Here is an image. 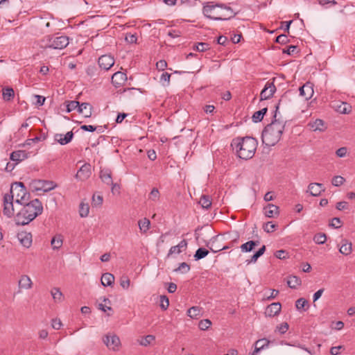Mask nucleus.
Wrapping results in <instances>:
<instances>
[{
    "label": "nucleus",
    "instance_id": "nucleus-1",
    "mask_svg": "<svg viewBox=\"0 0 355 355\" xmlns=\"http://www.w3.org/2000/svg\"><path fill=\"white\" fill-rule=\"evenodd\" d=\"M281 101L282 99L279 101V103L275 106V113L279 110ZM274 118H276V114H275ZM284 130V124L275 119L270 124L265 127L262 132L261 140L263 144L267 146H275L280 140Z\"/></svg>",
    "mask_w": 355,
    "mask_h": 355
},
{
    "label": "nucleus",
    "instance_id": "nucleus-2",
    "mask_svg": "<svg viewBox=\"0 0 355 355\" xmlns=\"http://www.w3.org/2000/svg\"><path fill=\"white\" fill-rule=\"evenodd\" d=\"M203 15L209 19L215 21L229 20L235 17L237 12L223 3H214V2H207L203 4Z\"/></svg>",
    "mask_w": 355,
    "mask_h": 355
},
{
    "label": "nucleus",
    "instance_id": "nucleus-3",
    "mask_svg": "<svg viewBox=\"0 0 355 355\" xmlns=\"http://www.w3.org/2000/svg\"><path fill=\"white\" fill-rule=\"evenodd\" d=\"M43 211L42 202L38 199H35L30 202L24 204V207L16 214L15 223L18 225H28Z\"/></svg>",
    "mask_w": 355,
    "mask_h": 355
},
{
    "label": "nucleus",
    "instance_id": "nucleus-4",
    "mask_svg": "<svg viewBox=\"0 0 355 355\" xmlns=\"http://www.w3.org/2000/svg\"><path fill=\"white\" fill-rule=\"evenodd\" d=\"M257 140L251 137H237L232 141L231 146L235 149L238 157L248 160L254 157L257 148Z\"/></svg>",
    "mask_w": 355,
    "mask_h": 355
},
{
    "label": "nucleus",
    "instance_id": "nucleus-5",
    "mask_svg": "<svg viewBox=\"0 0 355 355\" xmlns=\"http://www.w3.org/2000/svg\"><path fill=\"white\" fill-rule=\"evenodd\" d=\"M69 43V37L57 33L44 37L40 40V45L43 49H63Z\"/></svg>",
    "mask_w": 355,
    "mask_h": 355
},
{
    "label": "nucleus",
    "instance_id": "nucleus-6",
    "mask_svg": "<svg viewBox=\"0 0 355 355\" xmlns=\"http://www.w3.org/2000/svg\"><path fill=\"white\" fill-rule=\"evenodd\" d=\"M9 194L13 196V198H15V202L19 205H24L29 199V194L27 193L24 183L21 182L12 184Z\"/></svg>",
    "mask_w": 355,
    "mask_h": 355
},
{
    "label": "nucleus",
    "instance_id": "nucleus-7",
    "mask_svg": "<svg viewBox=\"0 0 355 355\" xmlns=\"http://www.w3.org/2000/svg\"><path fill=\"white\" fill-rule=\"evenodd\" d=\"M56 184L53 181L34 180L31 183L33 191L48 192L56 187Z\"/></svg>",
    "mask_w": 355,
    "mask_h": 355
},
{
    "label": "nucleus",
    "instance_id": "nucleus-8",
    "mask_svg": "<svg viewBox=\"0 0 355 355\" xmlns=\"http://www.w3.org/2000/svg\"><path fill=\"white\" fill-rule=\"evenodd\" d=\"M14 202L13 196H10L9 193L4 195L3 200V213L8 218H11L15 214Z\"/></svg>",
    "mask_w": 355,
    "mask_h": 355
},
{
    "label": "nucleus",
    "instance_id": "nucleus-9",
    "mask_svg": "<svg viewBox=\"0 0 355 355\" xmlns=\"http://www.w3.org/2000/svg\"><path fill=\"white\" fill-rule=\"evenodd\" d=\"M104 344L110 349L113 351L119 350L121 345V341L116 334H107L103 338Z\"/></svg>",
    "mask_w": 355,
    "mask_h": 355
},
{
    "label": "nucleus",
    "instance_id": "nucleus-10",
    "mask_svg": "<svg viewBox=\"0 0 355 355\" xmlns=\"http://www.w3.org/2000/svg\"><path fill=\"white\" fill-rule=\"evenodd\" d=\"M273 80H275V78H273ZM276 89L274 81H268L261 92L260 100L264 101L270 98L275 93Z\"/></svg>",
    "mask_w": 355,
    "mask_h": 355
},
{
    "label": "nucleus",
    "instance_id": "nucleus-11",
    "mask_svg": "<svg viewBox=\"0 0 355 355\" xmlns=\"http://www.w3.org/2000/svg\"><path fill=\"white\" fill-rule=\"evenodd\" d=\"M92 174L91 165L89 164H83L76 174V178L80 181L87 180Z\"/></svg>",
    "mask_w": 355,
    "mask_h": 355
},
{
    "label": "nucleus",
    "instance_id": "nucleus-12",
    "mask_svg": "<svg viewBox=\"0 0 355 355\" xmlns=\"http://www.w3.org/2000/svg\"><path fill=\"white\" fill-rule=\"evenodd\" d=\"M98 62L101 69L108 70L114 64V59L111 55H103L98 58Z\"/></svg>",
    "mask_w": 355,
    "mask_h": 355
},
{
    "label": "nucleus",
    "instance_id": "nucleus-13",
    "mask_svg": "<svg viewBox=\"0 0 355 355\" xmlns=\"http://www.w3.org/2000/svg\"><path fill=\"white\" fill-rule=\"evenodd\" d=\"M300 95L305 100L310 99L313 94V84L307 82L299 88Z\"/></svg>",
    "mask_w": 355,
    "mask_h": 355
},
{
    "label": "nucleus",
    "instance_id": "nucleus-14",
    "mask_svg": "<svg viewBox=\"0 0 355 355\" xmlns=\"http://www.w3.org/2000/svg\"><path fill=\"white\" fill-rule=\"evenodd\" d=\"M126 80L127 75L123 72L116 71L112 76V83L115 87L123 86Z\"/></svg>",
    "mask_w": 355,
    "mask_h": 355
},
{
    "label": "nucleus",
    "instance_id": "nucleus-15",
    "mask_svg": "<svg viewBox=\"0 0 355 355\" xmlns=\"http://www.w3.org/2000/svg\"><path fill=\"white\" fill-rule=\"evenodd\" d=\"M17 238L20 243L25 248H29L32 245V234L27 232L18 233Z\"/></svg>",
    "mask_w": 355,
    "mask_h": 355
},
{
    "label": "nucleus",
    "instance_id": "nucleus-16",
    "mask_svg": "<svg viewBox=\"0 0 355 355\" xmlns=\"http://www.w3.org/2000/svg\"><path fill=\"white\" fill-rule=\"evenodd\" d=\"M281 304L279 302H274L268 305L265 311V315L266 317H274L279 314L281 311Z\"/></svg>",
    "mask_w": 355,
    "mask_h": 355
},
{
    "label": "nucleus",
    "instance_id": "nucleus-17",
    "mask_svg": "<svg viewBox=\"0 0 355 355\" xmlns=\"http://www.w3.org/2000/svg\"><path fill=\"white\" fill-rule=\"evenodd\" d=\"M73 137L72 131L67 132V134H56L55 135V140L57 141L60 145H66L69 144Z\"/></svg>",
    "mask_w": 355,
    "mask_h": 355
},
{
    "label": "nucleus",
    "instance_id": "nucleus-18",
    "mask_svg": "<svg viewBox=\"0 0 355 355\" xmlns=\"http://www.w3.org/2000/svg\"><path fill=\"white\" fill-rule=\"evenodd\" d=\"M323 184L320 183H311L308 186L307 192L313 196H318L320 195L322 191H324Z\"/></svg>",
    "mask_w": 355,
    "mask_h": 355
},
{
    "label": "nucleus",
    "instance_id": "nucleus-19",
    "mask_svg": "<svg viewBox=\"0 0 355 355\" xmlns=\"http://www.w3.org/2000/svg\"><path fill=\"white\" fill-rule=\"evenodd\" d=\"M264 214L268 218H274L279 214V207L273 204H268L264 208Z\"/></svg>",
    "mask_w": 355,
    "mask_h": 355
},
{
    "label": "nucleus",
    "instance_id": "nucleus-20",
    "mask_svg": "<svg viewBox=\"0 0 355 355\" xmlns=\"http://www.w3.org/2000/svg\"><path fill=\"white\" fill-rule=\"evenodd\" d=\"M92 106L89 103H82L78 110V112L83 114L85 118H89L92 114Z\"/></svg>",
    "mask_w": 355,
    "mask_h": 355
},
{
    "label": "nucleus",
    "instance_id": "nucleus-21",
    "mask_svg": "<svg viewBox=\"0 0 355 355\" xmlns=\"http://www.w3.org/2000/svg\"><path fill=\"white\" fill-rule=\"evenodd\" d=\"M308 125L313 131L318 130L322 132L326 129L324 121L320 119H315L313 121H310Z\"/></svg>",
    "mask_w": 355,
    "mask_h": 355
},
{
    "label": "nucleus",
    "instance_id": "nucleus-22",
    "mask_svg": "<svg viewBox=\"0 0 355 355\" xmlns=\"http://www.w3.org/2000/svg\"><path fill=\"white\" fill-rule=\"evenodd\" d=\"M29 153L25 150H16L10 154V159L17 162H21L28 157Z\"/></svg>",
    "mask_w": 355,
    "mask_h": 355
},
{
    "label": "nucleus",
    "instance_id": "nucleus-23",
    "mask_svg": "<svg viewBox=\"0 0 355 355\" xmlns=\"http://www.w3.org/2000/svg\"><path fill=\"white\" fill-rule=\"evenodd\" d=\"M100 178L103 183L107 185L112 184V171L109 168L101 170Z\"/></svg>",
    "mask_w": 355,
    "mask_h": 355
},
{
    "label": "nucleus",
    "instance_id": "nucleus-24",
    "mask_svg": "<svg viewBox=\"0 0 355 355\" xmlns=\"http://www.w3.org/2000/svg\"><path fill=\"white\" fill-rule=\"evenodd\" d=\"M270 341L266 338H262L257 340L254 343V350L252 355H256L261 349H263L268 347Z\"/></svg>",
    "mask_w": 355,
    "mask_h": 355
},
{
    "label": "nucleus",
    "instance_id": "nucleus-25",
    "mask_svg": "<svg viewBox=\"0 0 355 355\" xmlns=\"http://www.w3.org/2000/svg\"><path fill=\"white\" fill-rule=\"evenodd\" d=\"M187 246V242L185 239H183L182 241H181L177 245H175V246H172L169 251H168V256L169 257L170 255L173 254H180V252H182V249H185Z\"/></svg>",
    "mask_w": 355,
    "mask_h": 355
},
{
    "label": "nucleus",
    "instance_id": "nucleus-26",
    "mask_svg": "<svg viewBox=\"0 0 355 355\" xmlns=\"http://www.w3.org/2000/svg\"><path fill=\"white\" fill-rule=\"evenodd\" d=\"M33 282L28 275H22L19 281V287L24 289L32 288Z\"/></svg>",
    "mask_w": 355,
    "mask_h": 355
},
{
    "label": "nucleus",
    "instance_id": "nucleus-27",
    "mask_svg": "<svg viewBox=\"0 0 355 355\" xmlns=\"http://www.w3.org/2000/svg\"><path fill=\"white\" fill-rule=\"evenodd\" d=\"M259 241H249L242 244L240 248L243 252H251L254 248V247L259 245Z\"/></svg>",
    "mask_w": 355,
    "mask_h": 355
},
{
    "label": "nucleus",
    "instance_id": "nucleus-28",
    "mask_svg": "<svg viewBox=\"0 0 355 355\" xmlns=\"http://www.w3.org/2000/svg\"><path fill=\"white\" fill-rule=\"evenodd\" d=\"M114 282V277L112 274L106 272L101 277V284L104 286H111Z\"/></svg>",
    "mask_w": 355,
    "mask_h": 355
},
{
    "label": "nucleus",
    "instance_id": "nucleus-29",
    "mask_svg": "<svg viewBox=\"0 0 355 355\" xmlns=\"http://www.w3.org/2000/svg\"><path fill=\"white\" fill-rule=\"evenodd\" d=\"M336 110L340 114H349L352 111V106L347 103L342 102L336 106Z\"/></svg>",
    "mask_w": 355,
    "mask_h": 355
},
{
    "label": "nucleus",
    "instance_id": "nucleus-30",
    "mask_svg": "<svg viewBox=\"0 0 355 355\" xmlns=\"http://www.w3.org/2000/svg\"><path fill=\"white\" fill-rule=\"evenodd\" d=\"M339 251L344 255H348L352 252V243L347 241H343L342 245L340 246Z\"/></svg>",
    "mask_w": 355,
    "mask_h": 355
},
{
    "label": "nucleus",
    "instance_id": "nucleus-31",
    "mask_svg": "<svg viewBox=\"0 0 355 355\" xmlns=\"http://www.w3.org/2000/svg\"><path fill=\"white\" fill-rule=\"evenodd\" d=\"M138 225L141 232L146 233L150 228V222L148 218H144V219L139 220Z\"/></svg>",
    "mask_w": 355,
    "mask_h": 355
},
{
    "label": "nucleus",
    "instance_id": "nucleus-32",
    "mask_svg": "<svg viewBox=\"0 0 355 355\" xmlns=\"http://www.w3.org/2000/svg\"><path fill=\"white\" fill-rule=\"evenodd\" d=\"M301 283V279L297 276H291L287 280V284L291 288H296Z\"/></svg>",
    "mask_w": 355,
    "mask_h": 355
},
{
    "label": "nucleus",
    "instance_id": "nucleus-33",
    "mask_svg": "<svg viewBox=\"0 0 355 355\" xmlns=\"http://www.w3.org/2000/svg\"><path fill=\"white\" fill-rule=\"evenodd\" d=\"M63 243V241L62 239L61 235H56L55 236L51 241V246L53 250H58L60 249Z\"/></svg>",
    "mask_w": 355,
    "mask_h": 355
},
{
    "label": "nucleus",
    "instance_id": "nucleus-34",
    "mask_svg": "<svg viewBox=\"0 0 355 355\" xmlns=\"http://www.w3.org/2000/svg\"><path fill=\"white\" fill-rule=\"evenodd\" d=\"M3 98L6 101H10L15 96V92L11 87H6L3 89Z\"/></svg>",
    "mask_w": 355,
    "mask_h": 355
},
{
    "label": "nucleus",
    "instance_id": "nucleus-35",
    "mask_svg": "<svg viewBox=\"0 0 355 355\" xmlns=\"http://www.w3.org/2000/svg\"><path fill=\"white\" fill-rule=\"evenodd\" d=\"M199 204L204 209H209L211 205V200L209 196L202 195L199 200Z\"/></svg>",
    "mask_w": 355,
    "mask_h": 355
},
{
    "label": "nucleus",
    "instance_id": "nucleus-36",
    "mask_svg": "<svg viewBox=\"0 0 355 355\" xmlns=\"http://www.w3.org/2000/svg\"><path fill=\"white\" fill-rule=\"evenodd\" d=\"M51 293L55 302H60L62 301L63 295L58 288H53L51 290Z\"/></svg>",
    "mask_w": 355,
    "mask_h": 355
},
{
    "label": "nucleus",
    "instance_id": "nucleus-37",
    "mask_svg": "<svg viewBox=\"0 0 355 355\" xmlns=\"http://www.w3.org/2000/svg\"><path fill=\"white\" fill-rule=\"evenodd\" d=\"M187 315L191 318H197L201 315V309L198 306H192L188 310Z\"/></svg>",
    "mask_w": 355,
    "mask_h": 355
},
{
    "label": "nucleus",
    "instance_id": "nucleus-38",
    "mask_svg": "<svg viewBox=\"0 0 355 355\" xmlns=\"http://www.w3.org/2000/svg\"><path fill=\"white\" fill-rule=\"evenodd\" d=\"M208 254L209 251L207 249L204 248H200L196 251V253L193 257L195 260L198 261L205 258Z\"/></svg>",
    "mask_w": 355,
    "mask_h": 355
},
{
    "label": "nucleus",
    "instance_id": "nucleus-39",
    "mask_svg": "<svg viewBox=\"0 0 355 355\" xmlns=\"http://www.w3.org/2000/svg\"><path fill=\"white\" fill-rule=\"evenodd\" d=\"M89 212V207L87 203L81 202L79 206V214L80 217H87Z\"/></svg>",
    "mask_w": 355,
    "mask_h": 355
},
{
    "label": "nucleus",
    "instance_id": "nucleus-40",
    "mask_svg": "<svg viewBox=\"0 0 355 355\" xmlns=\"http://www.w3.org/2000/svg\"><path fill=\"white\" fill-rule=\"evenodd\" d=\"M67 112H71L73 110H78L80 103L76 101H67Z\"/></svg>",
    "mask_w": 355,
    "mask_h": 355
},
{
    "label": "nucleus",
    "instance_id": "nucleus-41",
    "mask_svg": "<svg viewBox=\"0 0 355 355\" xmlns=\"http://www.w3.org/2000/svg\"><path fill=\"white\" fill-rule=\"evenodd\" d=\"M327 241L324 233H318L313 236V241L317 244H324Z\"/></svg>",
    "mask_w": 355,
    "mask_h": 355
},
{
    "label": "nucleus",
    "instance_id": "nucleus-42",
    "mask_svg": "<svg viewBox=\"0 0 355 355\" xmlns=\"http://www.w3.org/2000/svg\"><path fill=\"white\" fill-rule=\"evenodd\" d=\"M155 339V337L153 335H148L145 337H143L140 341L139 344L142 346H148L153 341H154Z\"/></svg>",
    "mask_w": 355,
    "mask_h": 355
},
{
    "label": "nucleus",
    "instance_id": "nucleus-43",
    "mask_svg": "<svg viewBox=\"0 0 355 355\" xmlns=\"http://www.w3.org/2000/svg\"><path fill=\"white\" fill-rule=\"evenodd\" d=\"M209 44L207 43L199 42L197 44H195L193 47V49L199 52H204L209 49Z\"/></svg>",
    "mask_w": 355,
    "mask_h": 355
},
{
    "label": "nucleus",
    "instance_id": "nucleus-44",
    "mask_svg": "<svg viewBox=\"0 0 355 355\" xmlns=\"http://www.w3.org/2000/svg\"><path fill=\"white\" fill-rule=\"evenodd\" d=\"M215 240H216V237H213L212 239L206 244V246L208 247L210 249V250L212 251L213 252L215 253V252H219V251H221V250L228 248L227 246H224L221 248L214 249V243L215 242Z\"/></svg>",
    "mask_w": 355,
    "mask_h": 355
},
{
    "label": "nucleus",
    "instance_id": "nucleus-45",
    "mask_svg": "<svg viewBox=\"0 0 355 355\" xmlns=\"http://www.w3.org/2000/svg\"><path fill=\"white\" fill-rule=\"evenodd\" d=\"M211 322L209 319H204L199 322L198 327L200 329L205 331L209 328Z\"/></svg>",
    "mask_w": 355,
    "mask_h": 355
},
{
    "label": "nucleus",
    "instance_id": "nucleus-46",
    "mask_svg": "<svg viewBox=\"0 0 355 355\" xmlns=\"http://www.w3.org/2000/svg\"><path fill=\"white\" fill-rule=\"evenodd\" d=\"M345 180L340 175L334 176L331 180V183L335 187H339L345 182Z\"/></svg>",
    "mask_w": 355,
    "mask_h": 355
},
{
    "label": "nucleus",
    "instance_id": "nucleus-47",
    "mask_svg": "<svg viewBox=\"0 0 355 355\" xmlns=\"http://www.w3.org/2000/svg\"><path fill=\"white\" fill-rule=\"evenodd\" d=\"M148 199L153 201H157L159 199V192L157 188H153L148 196Z\"/></svg>",
    "mask_w": 355,
    "mask_h": 355
},
{
    "label": "nucleus",
    "instance_id": "nucleus-48",
    "mask_svg": "<svg viewBox=\"0 0 355 355\" xmlns=\"http://www.w3.org/2000/svg\"><path fill=\"white\" fill-rule=\"evenodd\" d=\"M171 74L167 72L162 73L160 77V82L164 86H168L170 83Z\"/></svg>",
    "mask_w": 355,
    "mask_h": 355
},
{
    "label": "nucleus",
    "instance_id": "nucleus-49",
    "mask_svg": "<svg viewBox=\"0 0 355 355\" xmlns=\"http://www.w3.org/2000/svg\"><path fill=\"white\" fill-rule=\"evenodd\" d=\"M275 227L276 225L271 221L266 223L263 225V229L268 233L273 232L275 230Z\"/></svg>",
    "mask_w": 355,
    "mask_h": 355
},
{
    "label": "nucleus",
    "instance_id": "nucleus-50",
    "mask_svg": "<svg viewBox=\"0 0 355 355\" xmlns=\"http://www.w3.org/2000/svg\"><path fill=\"white\" fill-rule=\"evenodd\" d=\"M308 306V301L304 298H300L295 302V306L297 309L300 310L302 309H304L305 306Z\"/></svg>",
    "mask_w": 355,
    "mask_h": 355
},
{
    "label": "nucleus",
    "instance_id": "nucleus-51",
    "mask_svg": "<svg viewBox=\"0 0 355 355\" xmlns=\"http://www.w3.org/2000/svg\"><path fill=\"white\" fill-rule=\"evenodd\" d=\"M169 306L168 298L166 295L160 296V307L163 310H166Z\"/></svg>",
    "mask_w": 355,
    "mask_h": 355
},
{
    "label": "nucleus",
    "instance_id": "nucleus-52",
    "mask_svg": "<svg viewBox=\"0 0 355 355\" xmlns=\"http://www.w3.org/2000/svg\"><path fill=\"white\" fill-rule=\"evenodd\" d=\"M190 270V266L186 262H182L180 264L179 267L175 270V271H180L182 273H186Z\"/></svg>",
    "mask_w": 355,
    "mask_h": 355
},
{
    "label": "nucleus",
    "instance_id": "nucleus-53",
    "mask_svg": "<svg viewBox=\"0 0 355 355\" xmlns=\"http://www.w3.org/2000/svg\"><path fill=\"white\" fill-rule=\"evenodd\" d=\"M130 284L129 278L126 276H123L120 279V285L124 289H128Z\"/></svg>",
    "mask_w": 355,
    "mask_h": 355
},
{
    "label": "nucleus",
    "instance_id": "nucleus-54",
    "mask_svg": "<svg viewBox=\"0 0 355 355\" xmlns=\"http://www.w3.org/2000/svg\"><path fill=\"white\" fill-rule=\"evenodd\" d=\"M103 203V197L100 195L96 196L95 195L92 197V205L93 206L97 207L101 205Z\"/></svg>",
    "mask_w": 355,
    "mask_h": 355
},
{
    "label": "nucleus",
    "instance_id": "nucleus-55",
    "mask_svg": "<svg viewBox=\"0 0 355 355\" xmlns=\"http://www.w3.org/2000/svg\"><path fill=\"white\" fill-rule=\"evenodd\" d=\"M275 42L281 44H285L288 43L289 40L287 35L282 34L277 37Z\"/></svg>",
    "mask_w": 355,
    "mask_h": 355
},
{
    "label": "nucleus",
    "instance_id": "nucleus-56",
    "mask_svg": "<svg viewBox=\"0 0 355 355\" xmlns=\"http://www.w3.org/2000/svg\"><path fill=\"white\" fill-rule=\"evenodd\" d=\"M263 119V116L261 114V112H259V110L257 112H255L252 116V121L254 123L260 122L262 121Z\"/></svg>",
    "mask_w": 355,
    "mask_h": 355
},
{
    "label": "nucleus",
    "instance_id": "nucleus-57",
    "mask_svg": "<svg viewBox=\"0 0 355 355\" xmlns=\"http://www.w3.org/2000/svg\"><path fill=\"white\" fill-rule=\"evenodd\" d=\"M288 324L287 322H283L279 326L277 327V330L281 334H284L286 333L288 329Z\"/></svg>",
    "mask_w": 355,
    "mask_h": 355
},
{
    "label": "nucleus",
    "instance_id": "nucleus-58",
    "mask_svg": "<svg viewBox=\"0 0 355 355\" xmlns=\"http://www.w3.org/2000/svg\"><path fill=\"white\" fill-rule=\"evenodd\" d=\"M62 326V322L60 319H53L51 321V327L54 329L58 330L60 329Z\"/></svg>",
    "mask_w": 355,
    "mask_h": 355
},
{
    "label": "nucleus",
    "instance_id": "nucleus-59",
    "mask_svg": "<svg viewBox=\"0 0 355 355\" xmlns=\"http://www.w3.org/2000/svg\"><path fill=\"white\" fill-rule=\"evenodd\" d=\"M275 256L279 259H284L288 257V252L284 250H277L275 253Z\"/></svg>",
    "mask_w": 355,
    "mask_h": 355
},
{
    "label": "nucleus",
    "instance_id": "nucleus-60",
    "mask_svg": "<svg viewBox=\"0 0 355 355\" xmlns=\"http://www.w3.org/2000/svg\"><path fill=\"white\" fill-rule=\"evenodd\" d=\"M336 209L339 211L349 209V205L345 201L338 202L336 206Z\"/></svg>",
    "mask_w": 355,
    "mask_h": 355
},
{
    "label": "nucleus",
    "instance_id": "nucleus-61",
    "mask_svg": "<svg viewBox=\"0 0 355 355\" xmlns=\"http://www.w3.org/2000/svg\"><path fill=\"white\" fill-rule=\"evenodd\" d=\"M125 40L130 44H134L137 42V37L135 35L128 33L126 35Z\"/></svg>",
    "mask_w": 355,
    "mask_h": 355
},
{
    "label": "nucleus",
    "instance_id": "nucleus-62",
    "mask_svg": "<svg viewBox=\"0 0 355 355\" xmlns=\"http://www.w3.org/2000/svg\"><path fill=\"white\" fill-rule=\"evenodd\" d=\"M167 35L171 38H177L181 36L182 32L179 30H171L168 32Z\"/></svg>",
    "mask_w": 355,
    "mask_h": 355
},
{
    "label": "nucleus",
    "instance_id": "nucleus-63",
    "mask_svg": "<svg viewBox=\"0 0 355 355\" xmlns=\"http://www.w3.org/2000/svg\"><path fill=\"white\" fill-rule=\"evenodd\" d=\"M297 49V46L294 45L289 46L286 49H283L282 53L288 55L293 54Z\"/></svg>",
    "mask_w": 355,
    "mask_h": 355
},
{
    "label": "nucleus",
    "instance_id": "nucleus-64",
    "mask_svg": "<svg viewBox=\"0 0 355 355\" xmlns=\"http://www.w3.org/2000/svg\"><path fill=\"white\" fill-rule=\"evenodd\" d=\"M330 226L339 228L341 226V220L339 218H334L330 223Z\"/></svg>",
    "mask_w": 355,
    "mask_h": 355
}]
</instances>
